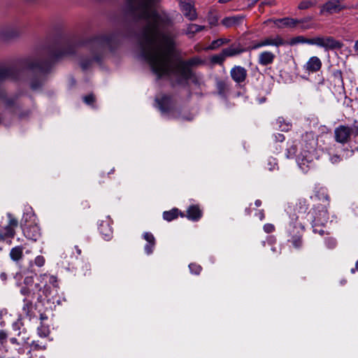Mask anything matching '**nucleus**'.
I'll return each mask as SVG.
<instances>
[{
  "instance_id": "obj_6",
  "label": "nucleus",
  "mask_w": 358,
  "mask_h": 358,
  "mask_svg": "<svg viewBox=\"0 0 358 358\" xmlns=\"http://www.w3.org/2000/svg\"><path fill=\"white\" fill-rule=\"evenodd\" d=\"M155 106L166 117H176V108L173 99L167 95H162L155 98Z\"/></svg>"
},
{
  "instance_id": "obj_61",
  "label": "nucleus",
  "mask_w": 358,
  "mask_h": 358,
  "mask_svg": "<svg viewBox=\"0 0 358 358\" xmlns=\"http://www.w3.org/2000/svg\"><path fill=\"white\" fill-rule=\"evenodd\" d=\"M355 266H356V269H357V271H358V260H357V262H356V265H355Z\"/></svg>"
},
{
  "instance_id": "obj_57",
  "label": "nucleus",
  "mask_w": 358,
  "mask_h": 358,
  "mask_svg": "<svg viewBox=\"0 0 358 358\" xmlns=\"http://www.w3.org/2000/svg\"><path fill=\"white\" fill-rule=\"evenodd\" d=\"M10 341H11V343H16V341H17V339H16V338H12L10 339Z\"/></svg>"
},
{
  "instance_id": "obj_25",
  "label": "nucleus",
  "mask_w": 358,
  "mask_h": 358,
  "mask_svg": "<svg viewBox=\"0 0 358 358\" xmlns=\"http://www.w3.org/2000/svg\"><path fill=\"white\" fill-rule=\"evenodd\" d=\"M264 46L273 45L279 47L285 44L284 40L280 36L274 37H268L262 40Z\"/></svg>"
},
{
  "instance_id": "obj_9",
  "label": "nucleus",
  "mask_w": 358,
  "mask_h": 358,
  "mask_svg": "<svg viewBox=\"0 0 358 358\" xmlns=\"http://www.w3.org/2000/svg\"><path fill=\"white\" fill-rule=\"evenodd\" d=\"M7 224H3L2 222L0 224V237L4 239L6 238H13L15 236V229L18 225V221L13 215L8 213L6 214Z\"/></svg>"
},
{
  "instance_id": "obj_49",
  "label": "nucleus",
  "mask_w": 358,
  "mask_h": 358,
  "mask_svg": "<svg viewBox=\"0 0 358 358\" xmlns=\"http://www.w3.org/2000/svg\"><path fill=\"white\" fill-rule=\"evenodd\" d=\"M20 322H16L15 323L13 324V329L15 330V331H17L20 329Z\"/></svg>"
},
{
  "instance_id": "obj_44",
  "label": "nucleus",
  "mask_w": 358,
  "mask_h": 358,
  "mask_svg": "<svg viewBox=\"0 0 358 358\" xmlns=\"http://www.w3.org/2000/svg\"><path fill=\"white\" fill-rule=\"evenodd\" d=\"M6 334L3 331H0V344H3L6 340Z\"/></svg>"
},
{
  "instance_id": "obj_15",
  "label": "nucleus",
  "mask_w": 358,
  "mask_h": 358,
  "mask_svg": "<svg viewBox=\"0 0 358 358\" xmlns=\"http://www.w3.org/2000/svg\"><path fill=\"white\" fill-rule=\"evenodd\" d=\"M245 15H236L233 16H229L223 18L221 21V24L226 28H230L232 27H236L241 25L244 20Z\"/></svg>"
},
{
  "instance_id": "obj_5",
  "label": "nucleus",
  "mask_w": 358,
  "mask_h": 358,
  "mask_svg": "<svg viewBox=\"0 0 358 358\" xmlns=\"http://www.w3.org/2000/svg\"><path fill=\"white\" fill-rule=\"evenodd\" d=\"M309 220L312 222L313 231L317 227L324 226L329 220L328 212L325 206L320 204L313 208L308 214Z\"/></svg>"
},
{
  "instance_id": "obj_10",
  "label": "nucleus",
  "mask_w": 358,
  "mask_h": 358,
  "mask_svg": "<svg viewBox=\"0 0 358 358\" xmlns=\"http://www.w3.org/2000/svg\"><path fill=\"white\" fill-rule=\"evenodd\" d=\"M180 10L183 15L190 21H194L197 18V13L194 5L191 0H180Z\"/></svg>"
},
{
  "instance_id": "obj_40",
  "label": "nucleus",
  "mask_w": 358,
  "mask_h": 358,
  "mask_svg": "<svg viewBox=\"0 0 358 358\" xmlns=\"http://www.w3.org/2000/svg\"><path fill=\"white\" fill-rule=\"evenodd\" d=\"M325 244L327 248L332 249L336 245V241L333 238H328L325 240Z\"/></svg>"
},
{
  "instance_id": "obj_62",
  "label": "nucleus",
  "mask_w": 358,
  "mask_h": 358,
  "mask_svg": "<svg viewBox=\"0 0 358 358\" xmlns=\"http://www.w3.org/2000/svg\"><path fill=\"white\" fill-rule=\"evenodd\" d=\"M183 119H185L187 120H191L192 119V117H183Z\"/></svg>"
},
{
  "instance_id": "obj_41",
  "label": "nucleus",
  "mask_w": 358,
  "mask_h": 358,
  "mask_svg": "<svg viewBox=\"0 0 358 358\" xmlns=\"http://www.w3.org/2000/svg\"><path fill=\"white\" fill-rule=\"evenodd\" d=\"M31 346L34 350H45V345L39 344L38 341H33L31 343Z\"/></svg>"
},
{
  "instance_id": "obj_47",
  "label": "nucleus",
  "mask_w": 358,
  "mask_h": 358,
  "mask_svg": "<svg viewBox=\"0 0 358 358\" xmlns=\"http://www.w3.org/2000/svg\"><path fill=\"white\" fill-rule=\"evenodd\" d=\"M275 141L279 142H282L285 140V136L282 134H277L275 135Z\"/></svg>"
},
{
  "instance_id": "obj_60",
  "label": "nucleus",
  "mask_w": 358,
  "mask_h": 358,
  "mask_svg": "<svg viewBox=\"0 0 358 358\" xmlns=\"http://www.w3.org/2000/svg\"><path fill=\"white\" fill-rule=\"evenodd\" d=\"M76 250H77V252H78V255H80V253H81V250H80L79 248H78V247H76Z\"/></svg>"
},
{
  "instance_id": "obj_37",
  "label": "nucleus",
  "mask_w": 358,
  "mask_h": 358,
  "mask_svg": "<svg viewBox=\"0 0 358 358\" xmlns=\"http://www.w3.org/2000/svg\"><path fill=\"white\" fill-rule=\"evenodd\" d=\"M190 272L193 274L199 275L201 271V266L196 264H190L189 265Z\"/></svg>"
},
{
  "instance_id": "obj_59",
  "label": "nucleus",
  "mask_w": 358,
  "mask_h": 358,
  "mask_svg": "<svg viewBox=\"0 0 358 358\" xmlns=\"http://www.w3.org/2000/svg\"><path fill=\"white\" fill-rule=\"evenodd\" d=\"M346 283V280H343L341 281V285H345Z\"/></svg>"
},
{
  "instance_id": "obj_29",
  "label": "nucleus",
  "mask_w": 358,
  "mask_h": 358,
  "mask_svg": "<svg viewBox=\"0 0 358 358\" xmlns=\"http://www.w3.org/2000/svg\"><path fill=\"white\" fill-rule=\"evenodd\" d=\"M318 2L319 0H303L299 3L298 8L299 10H307L315 7Z\"/></svg>"
},
{
  "instance_id": "obj_7",
  "label": "nucleus",
  "mask_w": 358,
  "mask_h": 358,
  "mask_svg": "<svg viewBox=\"0 0 358 358\" xmlns=\"http://www.w3.org/2000/svg\"><path fill=\"white\" fill-rule=\"evenodd\" d=\"M315 147L311 145L308 150H303L296 157V162L299 167L304 173L313 166V160L315 157Z\"/></svg>"
},
{
  "instance_id": "obj_48",
  "label": "nucleus",
  "mask_w": 358,
  "mask_h": 358,
  "mask_svg": "<svg viewBox=\"0 0 358 358\" xmlns=\"http://www.w3.org/2000/svg\"><path fill=\"white\" fill-rule=\"evenodd\" d=\"M331 161L333 164L337 163L340 161V157L338 155H334L331 157Z\"/></svg>"
},
{
  "instance_id": "obj_21",
  "label": "nucleus",
  "mask_w": 358,
  "mask_h": 358,
  "mask_svg": "<svg viewBox=\"0 0 358 358\" xmlns=\"http://www.w3.org/2000/svg\"><path fill=\"white\" fill-rule=\"evenodd\" d=\"M143 237L147 241V243L144 246L145 252L148 255H151L155 247V238L153 234L150 232H145Z\"/></svg>"
},
{
  "instance_id": "obj_19",
  "label": "nucleus",
  "mask_w": 358,
  "mask_h": 358,
  "mask_svg": "<svg viewBox=\"0 0 358 358\" xmlns=\"http://www.w3.org/2000/svg\"><path fill=\"white\" fill-rule=\"evenodd\" d=\"M232 79L238 83L243 82L247 76V71L245 68L236 66L231 69L230 71Z\"/></svg>"
},
{
  "instance_id": "obj_38",
  "label": "nucleus",
  "mask_w": 358,
  "mask_h": 358,
  "mask_svg": "<svg viewBox=\"0 0 358 358\" xmlns=\"http://www.w3.org/2000/svg\"><path fill=\"white\" fill-rule=\"evenodd\" d=\"M45 259L44 257L38 255L35 258L34 264L38 267H41L45 264Z\"/></svg>"
},
{
  "instance_id": "obj_8",
  "label": "nucleus",
  "mask_w": 358,
  "mask_h": 358,
  "mask_svg": "<svg viewBox=\"0 0 358 358\" xmlns=\"http://www.w3.org/2000/svg\"><path fill=\"white\" fill-rule=\"evenodd\" d=\"M315 45L329 51L341 49L343 43L340 41L336 40L332 36H317L315 37Z\"/></svg>"
},
{
  "instance_id": "obj_54",
  "label": "nucleus",
  "mask_w": 358,
  "mask_h": 358,
  "mask_svg": "<svg viewBox=\"0 0 358 358\" xmlns=\"http://www.w3.org/2000/svg\"><path fill=\"white\" fill-rule=\"evenodd\" d=\"M303 208L301 207V209L303 212H306V209H307V207H306V201H303Z\"/></svg>"
},
{
  "instance_id": "obj_33",
  "label": "nucleus",
  "mask_w": 358,
  "mask_h": 358,
  "mask_svg": "<svg viewBox=\"0 0 358 358\" xmlns=\"http://www.w3.org/2000/svg\"><path fill=\"white\" fill-rule=\"evenodd\" d=\"M10 256L13 261H18L22 256V248L19 246L13 248L10 250Z\"/></svg>"
},
{
  "instance_id": "obj_28",
  "label": "nucleus",
  "mask_w": 358,
  "mask_h": 358,
  "mask_svg": "<svg viewBox=\"0 0 358 358\" xmlns=\"http://www.w3.org/2000/svg\"><path fill=\"white\" fill-rule=\"evenodd\" d=\"M290 45H296L298 43H306L308 45H315V38H306L303 36H298L292 38L290 41Z\"/></svg>"
},
{
  "instance_id": "obj_17",
  "label": "nucleus",
  "mask_w": 358,
  "mask_h": 358,
  "mask_svg": "<svg viewBox=\"0 0 358 358\" xmlns=\"http://www.w3.org/2000/svg\"><path fill=\"white\" fill-rule=\"evenodd\" d=\"M224 55L227 57L238 56L245 51L240 43H234L229 47L224 48Z\"/></svg>"
},
{
  "instance_id": "obj_16",
  "label": "nucleus",
  "mask_w": 358,
  "mask_h": 358,
  "mask_svg": "<svg viewBox=\"0 0 358 358\" xmlns=\"http://www.w3.org/2000/svg\"><path fill=\"white\" fill-rule=\"evenodd\" d=\"M321 67L322 62L320 59L316 56H313L304 64L303 69L308 73H310L318 71Z\"/></svg>"
},
{
  "instance_id": "obj_35",
  "label": "nucleus",
  "mask_w": 358,
  "mask_h": 358,
  "mask_svg": "<svg viewBox=\"0 0 358 358\" xmlns=\"http://www.w3.org/2000/svg\"><path fill=\"white\" fill-rule=\"evenodd\" d=\"M227 57L224 55V51L222 50L220 55H213L211 58V62L215 64H222Z\"/></svg>"
},
{
  "instance_id": "obj_56",
  "label": "nucleus",
  "mask_w": 358,
  "mask_h": 358,
  "mask_svg": "<svg viewBox=\"0 0 358 358\" xmlns=\"http://www.w3.org/2000/svg\"><path fill=\"white\" fill-rule=\"evenodd\" d=\"M20 275L17 273L15 275V279H16L17 280H20Z\"/></svg>"
},
{
  "instance_id": "obj_18",
  "label": "nucleus",
  "mask_w": 358,
  "mask_h": 358,
  "mask_svg": "<svg viewBox=\"0 0 358 358\" xmlns=\"http://www.w3.org/2000/svg\"><path fill=\"white\" fill-rule=\"evenodd\" d=\"M99 230L105 240L109 241L111 239L113 230L110 227V220L109 217H107L106 220L101 221L99 224Z\"/></svg>"
},
{
  "instance_id": "obj_63",
  "label": "nucleus",
  "mask_w": 358,
  "mask_h": 358,
  "mask_svg": "<svg viewBox=\"0 0 358 358\" xmlns=\"http://www.w3.org/2000/svg\"><path fill=\"white\" fill-rule=\"evenodd\" d=\"M56 302H57V304H59V303H60V302H59V300H57Z\"/></svg>"
},
{
  "instance_id": "obj_22",
  "label": "nucleus",
  "mask_w": 358,
  "mask_h": 358,
  "mask_svg": "<svg viewBox=\"0 0 358 358\" xmlns=\"http://www.w3.org/2000/svg\"><path fill=\"white\" fill-rule=\"evenodd\" d=\"M275 55L270 51H264L261 52L258 57V62L262 66L271 64L275 59Z\"/></svg>"
},
{
  "instance_id": "obj_23",
  "label": "nucleus",
  "mask_w": 358,
  "mask_h": 358,
  "mask_svg": "<svg viewBox=\"0 0 358 358\" xmlns=\"http://www.w3.org/2000/svg\"><path fill=\"white\" fill-rule=\"evenodd\" d=\"M202 216V211L198 206H191L187 210V217L189 220L192 221L199 220Z\"/></svg>"
},
{
  "instance_id": "obj_43",
  "label": "nucleus",
  "mask_w": 358,
  "mask_h": 358,
  "mask_svg": "<svg viewBox=\"0 0 358 358\" xmlns=\"http://www.w3.org/2000/svg\"><path fill=\"white\" fill-rule=\"evenodd\" d=\"M262 47H264V43H263L262 40L261 41H259V42L254 43L252 47V49L256 50V49L260 48Z\"/></svg>"
},
{
  "instance_id": "obj_26",
  "label": "nucleus",
  "mask_w": 358,
  "mask_h": 358,
  "mask_svg": "<svg viewBox=\"0 0 358 358\" xmlns=\"http://www.w3.org/2000/svg\"><path fill=\"white\" fill-rule=\"evenodd\" d=\"M205 29V26L199 25L196 24H189L185 32L189 38L194 36L195 34L200 32Z\"/></svg>"
},
{
  "instance_id": "obj_20",
  "label": "nucleus",
  "mask_w": 358,
  "mask_h": 358,
  "mask_svg": "<svg viewBox=\"0 0 358 358\" xmlns=\"http://www.w3.org/2000/svg\"><path fill=\"white\" fill-rule=\"evenodd\" d=\"M278 28H296L298 25V19L292 17H284L273 20Z\"/></svg>"
},
{
  "instance_id": "obj_14",
  "label": "nucleus",
  "mask_w": 358,
  "mask_h": 358,
  "mask_svg": "<svg viewBox=\"0 0 358 358\" xmlns=\"http://www.w3.org/2000/svg\"><path fill=\"white\" fill-rule=\"evenodd\" d=\"M352 133V129L346 126H340L335 129L336 141L341 143L348 142Z\"/></svg>"
},
{
  "instance_id": "obj_55",
  "label": "nucleus",
  "mask_w": 358,
  "mask_h": 358,
  "mask_svg": "<svg viewBox=\"0 0 358 358\" xmlns=\"http://www.w3.org/2000/svg\"><path fill=\"white\" fill-rule=\"evenodd\" d=\"M255 206H256L257 207H259V206H261V204H262V201H261L260 200L257 199V200H256V201H255Z\"/></svg>"
},
{
  "instance_id": "obj_52",
  "label": "nucleus",
  "mask_w": 358,
  "mask_h": 358,
  "mask_svg": "<svg viewBox=\"0 0 358 358\" xmlns=\"http://www.w3.org/2000/svg\"><path fill=\"white\" fill-rule=\"evenodd\" d=\"M353 49L355 52L358 53V39L357 41H355L354 46H353Z\"/></svg>"
},
{
  "instance_id": "obj_27",
  "label": "nucleus",
  "mask_w": 358,
  "mask_h": 358,
  "mask_svg": "<svg viewBox=\"0 0 358 358\" xmlns=\"http://www.w3.org/2000/svg\"><path fill=\"white\" fill-rule=\"evenodd\" d=\"M35 220V215L33 213L31 209H27V211L24 213L21 220V227H23V226H26L28 222L34 224Z\"/></svg>"
},
{
  "instance_id": "obj_42",
  "label": "nucleus",
  "mask_w": 358,
  "mask_h": 358,
  "mask_svg": "<svg viewBox=\"0 0 358 358\" xmlns=\"http://www.w3.org/2000/svg\"><path fill=\"white\" fill-rule=\"evenodd\" d=\"M275 227L272 224H266L264 226V230L266 233H271L274 231Z\"/></svg>"
},
{
  "instance_id": "obj_2",
  "label": "nucleus",
  "mask_w": 358,
  "mask_h": 358,
  "mask_svg": "<svg viewBox=\"0 0 358 358\" xmlns=\"http://www.w3.org/2000/svg\"><path fill=\"white\" fill-rule=\"evenodd\" d=\"M16 285L20 287V293L24 296L23 302L26 305H31L33 300L39 302L44 300L55 301L51 296L58 288L57 278L48 273L39 275L35 282L33 276H27L22 282H17Z\"/></svg>"
},
{
  "instance_id": "obj_24",
  "label": "nucleus",
  "mask_w": 358,
  "mask_h": 358,
  "mask_svg": "<svg viewBox=\"0 0 358 358\" xmlns=\"http://www.w3.org/2000/svg\"><path fill=\"white\" fill-rule=\"evenodd\" d=\"M313 17L307 16L303 18L298 19V25L301 30H308L315 29L316 24L312 22Z\"/></svg>"
},
{
  "instance_id": "obj_11",
  "label": "nucleus",
  "mask_w": 358,
  "mask_h": 358,
  "mask_svg": "<svg viewBox=\"0 0 358 358\" xmlns=\"http://www.w3.org/2000/svg\"><path fill=\"white\" fill-rule=\"evenodd\" d=\"M21 31L17 27H7L0 31V40L3 42H8L18 38L20 36Z\"/></svg>"
},
{
  "instance_id": "obj_3",
  "label": "nucleus",
  "mask_w": 358,
  "mask_h": 358,
  "mask_svg": "<svg viewBox=\"0 0 358 358\" xmlns=\"http://www.w3.org/2000/svg\"><path fill=\"white\" fill-rule=\"evenodd\" d=\"M155 4V0H126L125 12L132 19L146 16Z\"/></svg>"
},
{
  "instance_id": "obj_58",
  "label": "nucleus",
  "mask_w": 358,
  "mask_h": 358,
  "mask_svg": "<svg viewBox=\"0 0 358 358\" xmlns=\"http://www.w3.org/2000/svg\"><path fill=\"white\" fill-rule=\"evenodd\" d=\"M356 270H357L356 268H351L350 272L352 273H355Z\"/></svg>"
},
{
  "instance_id": "obj_12",
  "label": "nucleus",
  "mask_w": 358,
  "mask_h": 358,
  "mask_svg": "<svg viewBox=\"0 0 358 358\" xmlns=\"http://www.w3.org/2000/svg\"><path fill=\"white\" fill-rule=\"evenodd\" d=\"M344 8L345 6H342L338 0H329L321 7L320 14H324V13L329 14L336 13Z\"/></svg>"
},
{
  "instance_id": "obj_45",
  "label": "nucleus",
  "mask_w": 358,
  "mask_h": 358,
  "mask_svg": "<svg viewBox=\"0 0 358 358\" xmlns=\"http://www.w3.org/2000/svg\"><path fill=\"white\" fill-rule=\"evenodd\" d=\"M0 279L3 282V284H6L8 279L7 274L4 272L1 273Z\"/></svg>"
},
{
  "instance_id": "obj_50",
  "label": "nucleus",
  "mask_w": 358,
  "mask_h": 358,
  "mask_svg": "<svg viewBox=\"0 0 358 358\" xmlns=\"http://www.w3.org/2000/svg\"><path fill=\"white\" fill-rule=\"evenodd\" d=\"M257 215L259 216L260 220H264V213L263 210L259 211Z\"/></svg>"
},
{
  "instance_id": "obj_34",
  "label": "nucleus",
  "mask_w": 358,
  "mask_h": 358,
  "mask_svg": "<svg viewBox=\"0 0 358 358\" xmlns=\"http://www.w3.org/2000/svg\"><path fill=\"white\" fill-rule=\"evenodd\" d=\"M37 334L41 338L47 337L50 334V329L48 326L43 325V324H41L37 328Z\"/></svg>"
},
{
  "instance_id": "obj_53",
  "label": "nucleus",
  "mask_w": 358,
  "mask_h": 358,
  "mask_svg": "<svg viewBox=\"0 0 358 358\" xmlns=\"http://www.w3.org/2000/svg\"><path fill=\"white\" fill-rule=\"evenodd\" d=\"M315 233H318L320 234V235H323L324 233V231L322 229H317V230L316 231H314Z\"/></svg>"
},
{
  "instance_id": "obj_13",
  "label": "nucleus",
  "mask_w": 358,
  "mask_h": 358,
  "mask_svg": "<svg viewBox=\"0 0 358 358\" xmlns=\"http://www.w3.org/2000/svg\"><path fill=\"white\" fill-rule=\"evenodd\" d=\"M22 230L25 237L33 241H36L41 236L40 228L36 224L23 226Z\"/></svg>"
},
{
  "instance_id": "obj_31",
  "label": "nucleus",
  "mask_w": 358,
  "mask_h": 358,
  "mask_svg": "<svg viewBox=\"0 0 358 358\" xmlns=\"http://www.w3.org/2000/svg\"><path fill=\"white\" fill-rule=\"evenodd\" d=\"M230 42V39L226 38H220L212 41L208 49L215 50L224 44H227Z\"/></svg>"
},
{
  "instance_id": "obj_64",
  "label": "nucleus",
  "mask_w": 358,
  "mask_h": 358,
  "mask_svg": "<svg viewBox=\"0 0 358 358\" xmlns=\"http://www.w3.org/2000/svg\"><path fill=\"white\" fill-rule=\"evenodd\" d=\"M41 320H43L44 319V317H43V315L41 316Z\"/></svg>"
},
{
  "instance_id": "obj_39",
  "label": "nucleus",
  "mask_w": 358,
  "mask_h": 358,
  "mask_svg": "<svg viewBox=\"0 0 358 358\" xmlns=\"http://www.w3.org/2000/svg\"><path fill=\"white\" fill-rule=\"evenodd\" d=\"M94 96L93 94H89L83 97L84 102L92 107H94L93 103L94 102Z\"/></svg>"
},
{
  "instance_id": "obj_36",
  "label": "nucleus",
  "mask_w": 358,
  "mask_h": 358,
  "mask_svg": "<svg viewBox=\"0 0 358 358\" xmlns=\"http://www.w3.org/2000/svg\"><path fill=\"white\" fill-rule=\"evenodd\" d=\"M267 168L269 171H273L278 169V164L275 158L269 157L267 159Z\"/></svg>"
},
{
  "instance_id": "obj_32",
  "label": "nucleus",
  "mask_w": 358,
  "mask_h": 358,
  "mask_svg": "<svg viewBox=\"0 0 358 358\" xmlns=\"http://www.w3.org/2000/svg\"><path fill=\"white\" fill-rule=\"evenodd\" d=\"M178 210L177 208H173L169 211H164L163 213V218L166 221H172L173 220L178 217Z\"/></svg>"
},
{
  "instance_id": "obj_46",
  "label": "nucleus",
  "mask_w": 358,
  "mask_h": 358,
  "mask_svg": "<svg viewBox=\"0 0 358 358\" xmlns=\"http://www.w3.org/2000/svg\"><path fill=\"white\" fill-rule=\"evenodd\" d=\"M208 21L211 26H215L217 23V18L216 17H213L209 18Z\"/></svg>"
},
{
  "instance_id": "obj_4",
  "label": "nucleus",
  "mask_w": 358,
  "mask_h": 358,
  "mask_svg": "<svg viewBox=\"0 0 358 358\" xmlns=\"http://www.w3.org/2000/svg\"><path fill=\"white\" fill-rule=\"evenodd\" d=\"M299 217L296 215L289 216V222L287 227V232L289 238L288 241L292 243L295 248H299L302 245V234L304 231L303 225L298 222Z\"/></svg>"
},
{
  "instance_id": "obj_1",
  "label": "nucleus",
  "mask_w": 358,
  "mask_h": 358,
  "mask_svg": "<svg viewBox=\"0 0 358 358\" xmlns=\"http://www.w3.org/2000/svg\"><path fill=\"white\" fill-rule=\"evenodd\" d=\"M133 20L145 22L140 38L141 56L157 78L182 83L192 77L191 67L204 64L199 57L187 61L173 59L178 33L172 28L173 21L166 13L152 8L146 16Z\"/></svg>"
},
{
  "instance_id": "obj_51",
  "label": "nucleus",
  "mask_w": 358,
  "mask_h": 358,
  "mask_svg": "<svg viewBox=\"0 0 358 358\" xmlns=\"http://www.w3.org/2000/svg\"><path fill=\"white\" fill-rule=\"evenodd\" d=\"M41 85L40 83H38V84H36L35 83L32 82L31 84V87L33 90H36L37 88L39 87V86Z\"/></svg>"
},
{
  "instance_id": "obj_30",
  "label": "nucleus",
  "mask_w": 358,
  "mask_h": 358,
  "mask_svg": "<svg viewBox=\"0 0 358 358\" xmlns=\"http://www.w3.org/2000/svg\"><path fill=\"white\" fill-rule=\"evenodd\" d=\"M276 124L278 129L282 131H289L292 125L289 124L288 121H286L283 117H280L276 120Z\"/></svg>"
}]
</instances>
